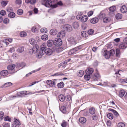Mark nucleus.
<instances>
[{
    "instance_id": "obj_1",
    "label": "nucleus",
    "mask_w": 127,
    "mask_h": 127,
    "mask_svg": "<svg viewBox=\"0 0 127 127\" xmlns=\"http://www.w3.org/2000/svg\"><path fill=\"white\" fill-rule=\"evenodd\" d=\"M46 48V47L44 45H42L41 46L38 54L39 58H41L44 53L48 55H50L52 54L53 52L52 50L50 48Z\"/></svg>"
},
{
    "instance_id": "obj_2",
    "label": "nucleus",
    "mask_w": 127,
    "mask_h": 127,
    "mask_svg": "<svg viewBox=\"0 0 127 127\" xmlns=\"http://www.w3.org/2000/svg\"><path fill=\"white\" fill-rule=\"evenodd\" d=\"M101 53L102 55L104 56L106 59H108L110 56H113L114 54L115 51L113 49H112L109 51L107 50H103L101 52Z\"/></svg>"
},
{
    "instance_id": "obj_3",
    "label": "nucleus",
    "mask_w": 127,
    "mask_h": 127,
    "mask_svg": "<svg viewBox=\"0 0 127 127\" xmlns=\"http://www.w3.org/2000/svg\"><path fill=\"white\" fill-rule=\"evenodd\" d=\"M42 3L43 5L48 7H51L54 8L57 7V5L52 4V1L50 0H43Z\"/></svg>"
},
{
    "instance_id": "obj_4",
    "label": "nucleus",
    "mask_w": 127,
    "mask_h": 127,
    "mask_svg": "<svg viewBox=\"0 0 127 127\" xmlns=\"http://www.w3.org/2000/svg\"><path fill=\"white\" fill-rule=\"evenodd\" d=\"M26 91H25L19 92L17 93V95H12L9 96V98L11 100H12L18 97V96H22L26 94Z\"/></svg>"
},
{
    "instance_id": "obj_5",
    "label": "nucleus",
    "mask_w": 127,
    "mask_h": 127,
    "mask_svg": "<svg viewBox=\"0 0 127 127\" xmlns=\"http://www.w3.org/2000/svg\"><path fill=\"white\" fill-rule=\"evenodd\" d=\"M68 40L71 44L73 45H75L77 43V38L75 37H70L68 39Z\"/></svg>"
},
{
    "instance_id": "obj_6",
    "label": "nucleus",
    "mask_w": 127,
    "mask_h": 127,
    "mask_svg": "<svg viewBox=\"0 0 127 127\" xmlns=\"http://www.w3.org/2000/svg\"><path fill=\"white\" fill-rule=\"evenodd\" d=\"M54 44L56 46H60L62 44V41L60 38H56L54 41Z\"/></svg>"
},
{
    "instance_id": "obj_7",
    "label": "nucleus",
    "mask_w": 127,
    "mask_h": 127,
    "mask_svg": "<svg viewBox=\"0 0 127 127\" xmlns=\"http://www.w3.org/2000/svg\"><path fill=\"white\" fill-rule=\"evenodd\" d=\"M116 9V7L115 6H113L110 7L109 8V10L110 12L109 13V14L111 16H113L114 15V13Z\"/></svg>"
},
{
    "instance_id": "obj_8",
    "label": "nucleus",
    "mask_w": 127,
    "mask_h": 127,
    "mask_svg": "<svg viewBox=\"0 0 127 127\" xmlns=\"http://www.w3.org/2000/svg\"><path fill=\"white\" fill-rule=\"evenodd\" d=\"M80 46L76 47L70 50L68 52V54L69 55L74 54L79 49H81Z\"/></svg>"
},
{
    "instance_id": "obj_9",
    "label": "nucleus",
    "mask_w": 127,
    "mask_h": 127,
    "mask_svg": "<svg viewBox=\"0 0 127 127\" xmlns=\"http://www.w3.org/2000/svg\"><path fill=\"white\" fill-rule=\"evenodd\" d=\"M15 66V65L14 64H12L8 66L7 67L9 71H11V72H10V73H13L16 72L14 69Z\"/></svg>"
},
{
    "instance_id": "obj_10",
    "label": "nucleus",
    "mask_w": 127,
    "mask_h": 127,
    "mask_svg": "<svg viewBox=\"0 0 127 127\" xmlns=\"http://www.w3.org/2000/svg\"><path fill=\"white\" fill-rule=\"evenodd\" d=\"M20 124V123L19 120L16 119L14 123L12 124V127H19Z\"/></svg>"
},
{
    "instance_id": "obj_11",
    "label": "nucleus",
    "mask_w": 127,
    "mask_h": 127,
    "mask_svg": "<svg viewBox=\"0 0 127 127\" xmlns=\"http://www.w3.org/2000/svg\"><path fill=\"white\" fill-rule=\"evenodd\" d=\"M120 48L122 49H125L127 47V43H125L123 41L119 45Z\"/></svg>"
},
{
    "instance_id": "obj_12",
    "label": "nucleus",
    "mask_w": 127,
    "mask_h": 127,
    "mask_svg": "<svg viewBox=\"0 0 127 127\" xmlns=\"http://www.w3.org/2000/svg\"><path fill=\"white\" fill-rule=\"evenodd\" d=\"M64 28L66 31H70L72 30V28L71 26L69 24H67L64 26Z\"/></svg>"
},
{
    "instance_id": "obj_13",
    "label": "nucleus",
    "mask_w": 127,
    "mask_h": 127,
    "mask_svg": "<svg viewBox=\"0 0 127 127\" xmlns=\"http://www.w3.org/2000/svg\"><path fill=\"white\" fill-rule=\"evenodd\" d=\"M88 19V17L87 16L84 15L81 17L80 19H78V20L81 21L82 22H86Z\"/></svg>"
},
{
    "instance_id": "obj_14",
    "label": "nucleus",
    "mask_w": 127,
    "mask_h": 127,
    "mask_svg": "<svg viewBox=\"0 0 127 127\" xmlns=\"http://www.w3.org/2000/svg\"><path fill=\"white\" fill-rule=\"evenodd\" d=\"M46 83L50 87H52L55 85V82L51 80H47L46 81Z\"/></svg>"
},
{
    "instance_id": "obj_15",
    "label": "nucleus",
    "mask_w": 127,
    "mask_h": 127,
    "mask_svg": "<svg viewBox=\"0 0 127 127\" xmlns=\"http://www.w3.org/2000/svg\"><path fill=\"white\" fill-rule=\"evenodd\" d=\"M26 64L24 63H18L16 65L17 67L20 69H21L26 66Z\"/></svg>"
},
{
    "instance_id": "obj_16",
    "label": "nucleus",
    "mask_w": 127,
    "mask_h": 127,
    "mask_svg": "<svg viewBox=\"0 0 127 127\" xmlns=\"http://www.w3.org/2000/svg\"><path fill=\"white\" fill-rule=\"evenodd\" d=\"M106 16V14L103 12H101L98 15V17L99 19H103Z\"/></svg>"
},
{
    "instance_id": "obj_17",
    "label": "nucleus",
    "mask_w": 127,
    "mask_h": 127,
    "mask_svg": "<svg viewBox=\"0 0 127 127\" xmlns=\"http://www.w3.org/2000/svg\"><path fill=\"white\" fill-rule=\"evenodd\" d=\"M120 11L122 13H125L127 11V8L125 5L122 6L120 8Z\"/></svg>"
},
{
    "instance_id": "obj_18",
    "label": "nucleus",
    "mask_w": 127,
    "mask_h": 127,
    "mask_svg": "<svg viewBox=\"0 0 127 127\" xmlns=\"http://www.w3.org/2000/svg\"><path fill=\"white\" fill-rule=\"evenodd\" d=\"M39 49V47L37 45H35L32 48V52L33 53H36Z\"/></svg>"
},
{
    "instance_id": "obj_19",
    "label": "nucleus",
    "mask_w": 127,
    "mask_h": 127,
    "mask_svg": "<svg viewBox=\"0 0 127 127\" xmlns=\"http://www.w3.org/2000/svg\"><path fill=\"white\" fill-rule=\"evenodd\" d=\"M50 35H56L57 33V30L55 29H51L49 32Z\"/></svg>"
},
{
    "instance_id": "obj_20",
    "label": "nucleus",
    "mask_w": 127,
    "mask_h": 127,
    "mask_svg": "<svg viewBox=\"0 0 127 127\" xmlns=\"http://www.w3.org/2000/svg\"><path fill=\"white\" fill-rule=\"evenodd\" d=\"M93 71L94 70L92 68H89L86 70V73L87 74L90 75L92 73Z\"/></svg>"
},
{
    "instance_id": "obj_21",
    "label": "nucleus",
    "mask_w": 127,
    "mask_h": 127,
    "mask_svg": "<svg viewBox=\"0 0 127 127\" xmlns=\"http://www.w3.org/2000/svg\"><path fill=\"white\" fill-rule=\"evenodd\" d=\"M65 36V33L64 31H61L60 32L58 33L57 36L58 37H59L60 38H62Z\"/></svg>"
},
{
    "instance_id": "obj_22",
    "label": "nucleus",
    "mask_w": 127,
    "mask_h": 127,
    "mask_svg": "<svg viewBox=\"0 0 127 127\" xmlns=\"http://www.w3.org/2000/svg\"><path fill=\"white\" fill-rule=\"evenodd\" d=\"M60 109L61 111L63 113L66 114L67 113V110L66 108L64 106H63L60 108Z\"/></svg>"
},
{
    "instance_id": "obj_23",
    "label": "nucleus",
    "mask_w": 127,
    "mask_h": 127,
    "mask_svg": "<svg viewBox=\"0 0 127 127\" xmlns=\"http://www.w3.org/2000/svg\"><path fill=\"white\" fill-rule=\"evenodd\" d=\"M8 72L6 70H4L0 72L1 75L3 76H7L8 74Z\"/></svg>"
},
{
    "instance_id": "obj_24",
    "label": "nucleus",
    "mask_w": 127,
    "mask_h": 127,
    "mask_svg": "<svg viewBox=\"0 0 127 127\" xmlns=\"http://www.w3.org/2000/svg\"><path fill=\"white\" fill-rule=\"evenodd\" d=\"M98 21V19L97 18H94L91 19L90 20L91 23L94 24L97 23Z\"/></svg>"
},
{
    "instance_id": "obj_25",
    "label": "nucleus",
    "mask_w": 127,
    "mask_h": 127,
    "mask_svg": "<svg viewBox=\"0 0 127 127\" xmlns=\"http://www.w3.org/2000/svg\"><path fill=\"white\" fill-rule=\"evenodd\" d=\"M54 44V41L52 40H49L47 41V45L48 47H51Z\"/></svg>"
},
{
    "instance_id": "obj_26",
    "label": "nucleus",
    "mask_w": 127,
    "mask_h": 127,
    "mask_svg": "<svg viewBox=\"0 0 127 127\" xmlns=\"http://www.w3.org/2000/svg\"><path fill=\"white\" fill-rule=\"evenodd\" d=\"M100 77V75L98 74H96L93 76V79L95 81H98V79Z\"/></svg>"
},
{
    "instance_id": "obj_27",
    "label": "nucleus",
    "mask_w": 127,
    "mask_h": 127,
    "mask_svg": "<svg viewBox=\"0 0 127 127\" xmlns=\"http://www.w3.org/2000/svg\"><path fill=\"white\" fill-rule=\"evenodd\" d=\"M61 102H63L65 100L64 96L63 95H60L58 96Z\"/></svg>"
},
{
    "instance_id": "obj_28",
    "label": "nucleus",
    "mask_w": 127,
    "mask_h": 127,
    "mask_svg": "<svg viewBox=\"0 0 127 127\" xmlns=\"http://www.w3.org/2000/svg\"><path fill=\"white\" fill-rule=\"evenodd\" d=\"M24 47L22 46H20L17 49V51L20 53H22L24 51Z\"/></svg>"
},
{
    "instance_id": "obj_29",
    "label": "nucleus",
    "mask_w": 127,
    "mask_h": 127,
    "mask_svg": "<svg viewBox=\"0 0 127 127\" xmlns=\"http://www.w3.org/2000/svg\"><path fill=\"white\" fill-rule=\"evenodd\" d=\"M67 62L65 61L64 63H61L60 64L58 65V67L59 68H65V66L64 65L65 64H67Z\"/></svg>"
},
{
    "instance_id": "obj_30",
    "label": "nucleus",
    "mask_w": 127,
    "mask_h": 127,
    "mask_svg": "<svg viewBox=\"0 0 127 127\" xmlns=\"http://www.w3.org/2000/svg\"><path fill=\"white\" fill-rule=\"evenodd\" d=\"M125 93V92L124 90H121L120 91L119 93V96L120 97H123L124 96Z\"/></svg>"
},
{
    "instance_id": "obj_31",
    "label": "nucleus",
    "mask_w": 127,
    "mask_h": 127,
    "mask_svg": "<svg viewBox=\"0 0 127 127\" xmlns=\"http://www.w3.org/2000/svg\"><path fill=\"white\" fill-rule=\"evenodd\" d=\"M110 21V19L109 17L106 16L103 19V21L104 23H107Z\"/></svg>"
},
{
    "instance_id": "obj_32",
    "label": "nucleus",
    "mask_w": 127,
    "mask_h": 127,
    "mask_svg": "<svg viewBox=\"0 0 127 127\" xmlns=\"http://www.w3.org/2000/svg\"><path fill=\"white\" fill-rule=\"evenodd\" d=\"M81 36L84 37H88V34L87 32H86L83 31L81 32Z\"/></svg>"
},
{
    "instance_id": "obj_33",
    "label": "nucleus",
    "mask_w": 127,
    "mask_h": 127,
    "mask_svg": "<svg viewBox=\"0 0 127 127\" xmlns=\"http://www.w3.org/2000/svg\"><path fill=\"white\" fill-rule=\"evenodd\" d=\"M122 71L119 70L115 73V75L117 77L116 79H117V77H120L121 74H122Z\"/></svg>"
},
{
    "instance_id": "obj_34",
    "label": "nucleus",
    "mask_w": 127,
    "mask_h": 127,
    "mask_svg": "<svg viewBox=\"0 0 127 127\" xmlns=\"http://www.w3.org/2000/svg\"><path fill=\"white\" fill-rule=\"evenodd\" d=\"M79 121L82 123H84L86 122V119L85 118L82 117L79 119Z\"/></svg>"
},
{
    "instance_id": "obj_35",
    "label": "nucleus",
    "mask_w": 127,
    "mask_h": 127,
    "mask_svg": "<svg viewBox=\"0 0 127 127\" xmlns=\"http://www.w3.org/2000/svg\"><path fill=\"white\" fill-rule=\"evenodd\" d=\"M84 73V72L83 71L80 70L78 71L77 73V75L78 76L81 77L83 75Z\"/></svg>"
},
{
    "instance_id": "obj_36",
    "label": "nucleus",
    "mask_w": 127,
    "mask_h": 127,
    "mask_svg": "<svg viewBox=\"0 0 127 127\" xmlns=\"http://www.w3.org/2000/svg\"><path fill=\"white\" fill-rule=\"evenodd\" d=\"M15 16V14L13 12H10L8 14V17L10 18H14Z\"/></svg>"
},
{
    "instance_id": "obj_37",
    "label": "nucleus",
    "mask_w": 127,
    "mask_h": 127,
    "mask_svg": "<svg viewBox=\"0 0 127 127\" xmlns=\"http://www.w3.org/2000/svg\"><path fill=\"white\" fill-rule=\"evenodd\" d=\"M73 26L74 28L76 29L78 27L79 24L77 22H75L73 23Z\"/></svg>"
},
{
    "instance_id": "obj_38",
    "label": "nucleus",
    "mask_w": 127,
    "mask_h": 127,
    "mask_svg": "<svg viewBox=\"0 0 127 127\" xmlns=\"http://www.w3.org/2000/svg\"><path fill=\"white\" fill-rule=\"evenodd\" d=\"M64 85V83L62 82L58 83L57 84V86L59 88H63Z\"/></svg>"
},
{
    "instance_id": "obj_39",
    "label": "nucleus",
    "mask_w": 127,
    "mask_h": 127,
    "mask_svg": "<svg viewBox=\"0 0 127 127\" xmlns=\"http://www.w3.org/2000/svg\"><path fill=\"white\" fill-rule=\"evenodd\" d=\"M109 111L112 112L116 116H119L118 113L115 110L111 109H109Z\"/></svg>"
},
{
    "instance_id": "obj_40",
    "label": "nucleus",
    "mask_w": 127,
    "mask_h": 127,
    "mask_svg": "<svg viewBox=\"0 0 127 127\" xmlns=\"http://www.w3.org/2000/svg\"><path fill=\"white\" fill-rule=\"evenodd\" d=\"M30 44L32 45H35V44L36 43V42L35 40L33 39H30Z\"/></svg>"
},
{
    "instance_id": "obj_41",
    "label": "nucleus",
    "mask_w": 127,
    "mask_h": 127,
    "mask_svg": "<svg viewBox=\"0 0 127 127\" xmlns=\"http://www.w3.org/2000/svg\"><path fill=\"white\" fill-rule=\"evenodd\" d=\"M95 112V110L93 108H91L89 109V112L91 114H94Z\"/></svg>"
},
{
    "instance_id": "obj_42",
    "label": "nucleus",
    "mask_w": 127,
    "mask_h": 127,
    "mask_svg": "<svg viewBox=\"0 0 127 127\" xmlns=\"http://www.w3.org/2000/svg\"><path fill=\"white\" fill-rule=\"evenodd\" d=\"M40 32L42 33H46L47 32V30L46 28H43L41 29Z\"/></svg>"
},
{
    "instance_id": "obj_43",
    "label": "nucleus",
    "mask_w": 127,
    "mask_h": 127,
    "mask_svg": "<svg viewBox=\"0 0 127 127\" xmlns=\"http://www.w3.org/2000/svg\"><path fill=\"white\" fill-rule=\"evenodd\" d=\"M116 55L117 57H119L120 55V49H116Z\"/></svg>"
},
{
    "instance_id": "obj_44",
    "label": "nucleus",
    "mask_w": 127,
    "mask_h": 127,
    "mask_svg": "<svg viewBox=\"0 0 127 127\" xmlns=\"http://www.w3.org/2000/svg\"><path fill=\"white\" fill-rule=\"evenodd\" d=\"M122 17V15L121 14L118 13L116 15V18L117 19H121Z\"/></svg>"
},
{
    "instance_id": "obj_45",
    "label": "nucleus",
    "mask_w": 127,
    "mask_h": 127,
    "mask_svg": "<svg viewBox=\"0 0 127 127\" xmlns=\"http://www.w3.org/2000/svg\"><path fill=\"white\" fill-rule=\"evenodd\" d=\"M83 14V13L82 12H79L78 15L76 16V18L78 19H80L81 17L82 16Z\"/></svg>"
},
{
    "instance_id": "obj_46",
    "label": "nucleus",
    "mask_w": 127,
    "mask_h": 127,
    "mask_svg": "<svg viewBox=\"0 0 127 127\" xmlns=\"http://www.w3.org/2000/svg\"><path fill=\"white\" fill-rule=\"evenodd\" d=\"M16 4L19 5V7L21 6L22 3V1L21 0H17L15 1Z\"/></svg>"
},
{
    "instance_id": "obj_47",
    "label": "nucleus",
    "mask_w": 127,
    "mask_h": 127,
    "mask_svg": "<svg viewBox=\"0 0 127 127\" xmlns=\"http://www.w3.org/2000/svg\"><path fill=\"white\" fill-rule=\"evenodd\" d=\"M107 117L110 119H113V116L112 114L109 113L107 115Z\"/></svg>"
},
{
    "instance_id": "obj_48",
    "label": "nucleus",
    "mask_w": 127,
    "mask_h": 127,
    "mask_svg": "<svg viewBox=\"0 0 127 127\" xmlns=\"http://www.w3.org/2000/svg\"><path fill=\"white\" fill-rule=\"evenodd\" d=\"M48 37L47 35L44 34L41 36V39L44 40H45L48 39Z\"/></svg>"
},
{
    "instance_id": "obj_49",
    "label": "nucleus",
    "mask_w": 127,
    "mask_h": 127,
    "mask_svg": "<svg viewBox=\"0 0 127 127\" xmlns=\"http://www.w3.org/2000/svg\"><path fill=\"white\" fill-rule=\"evenodd\" d=\"M84 78L86 80L88 81L90 80V75H88L86 74L84 77Z\"/></svg>"
},
{
    "instance_id": "obj_50",
    "label": "nucleus",
    "mask_w": 127,
    "mask_h": 127,
    "mask_svg": "<svg viewBox=\"0 0 127 127\" xmlns=\"http://www.w3.org/2000/svg\"><path fill=\"white\" fill-rule=\"evenodd\" d=\"M67 123L65 121L63 122L61 124V126L63 127H66L67 125Z\"/></svg>"
},
{
    "instance_id": "obj_51",
    "label": "nucleus",
    "mask_w": 127,
    "mask_h": 127,
    "mask_svg": "<svg viewBox=\"0 0 127 127\" xmlns=\"http://www.w3.org/2000/svg\"><path fill=\"white\" fill-rule=\"evenodd\" d=\"M8 3L7 1H3L1 2V5L2 7H5L7 4Z\"/></svg>"
},
{
    "instance_id": "obj_52",
    "label": "nucleus",
    "mask_w": 127,
    "mask_h": 127,
    "mask_svg": "<svg viewBox=\"0 0 127 127\" xmlns=\"http://www.w3.org/2000/svg\"><path fill=\"white\" fill-rule=\"evenodd\" d=\"M31 30L32 32H37V29L35 27H33L31 29Z\"/></svg>"
},
{
    "instance_id": "obj_53",
    "label": "nucleus",
    "mask_w": 127,
    "mask_h": 127,
    "mask_svg": "<svg viewBox=\"0 0 127 127\" xmlns=\"http://www.w3.org/2000/svg\"><path fill=\"white\" fill-rule=\"evenodd\" d=\"M12 85V83L10 82H8L5 83L4 84V86L6 87L10 86Z\"/></svg>"
},
{
    "instance_id": "obj_54",
    "label": "nucleus",
    "mask_w": 127,
    "mask_h": 127,
    "mask_svg": "<svg viewBox=\"0 0 127 127\" xmlns=\"http://www.w3.org/2000/svg\"><path fill=\"white\" fill-rule=\"evenodd\" d=\"M125 124L122 123H119L117 125V127H125Z\"/></svg>"
},
{
    "instance_id": "obj_55",
    "label": "nucleus",
    "mask_w": 127,
    "mask_h": 127,
    "mask_svg": "<svg viewBox=\"0 0 127 127\" xmlns=\"http://www.w3.org/2000/svg\"><path fill=\"white\" fill-rule=\"evenodd\" d=\"M94 32V31L92 29H90L88 30L87 33L88 34L92 35L93 34Z\"/></svg>"
},
{
    "instance_id": "obj_56",
    "label": "nucleus",
    "mask_w": 127,
    "mask_h": 127,
    "mask_svg": "<svg viewBox=\"0 0 127 127\" xmlns=\"http://www.w3.org/2000/svg\"><path fill=\"white\" fill-rule=\"evenodd\" d=\"M26 35V33L25 32H21L20 33V36L21 37H24Z\"/></svg>"
},
{
    "instance_id": "obj_57",
    "label": "nucleus",
    "mask_w": 127,
    "mask_h": 127,
    "mask_svg": "<svg viewBox=\"0 0 127 127\" xmlns=\"http://www.w3.org/2000/svg\"><path fill=\"white\" fill-rule=\"evenodd\" d=\"M23 12V10L21 9H19L17 11V14L19 15H21L22 14Z\"/></svg>"
},
{
    "instance_id": "obj_58",
    "label": "nucleus",
    "mask_w": 127,
    "mask_h": 127,
    "mask_svg": "<svg viewBox=\"0 0 127 127\" xmlns=\"http://www.w3.org/2000/svg\"><path fill=\"white\" fill-rule=\"evenodd\" d=\"M4 120L5 121H8L10 122L11 121V119L8 116L5 117L4 118Z\"/></svg>"
},
{
    "instance_id": "obj_59",
    "label": "nucleus",
    "mask_w": 127,
    "mask_h": 127,
    "mask_svg": "<svg viewBox=\"0 0 127 127\" xmlns=\"http://www.w3.org/2000/svg\"><path fill=\"white\" fill-rule=\"evenodd\" d=\"M3 127H10V123H5L3 125Z\"/></svg>"
},
{
    "instance_id": "obj_60",
    "label": "nucleus",
    "mask_w": 127,
    "mask_h": 127,
    "mask_svg": "<svg viewBox=\"0 0 127 127\" xmlns=\"http://www.w3.org/2000/svg\"><path fill=\"white\" fill-rule=\"evenodd\" d=\"M9 21V19L7 18L4 19L3 20V22L4 23L7 24L8 23Z\"/></svg>"
},
{
    "instance_id": "obj_61",
    "label": "nucleus",
    "mask_w": 127,
    "mask_h": 127,
    "mask_svg": "<svg viewBox=\"0 0 127 127\" xmlns=\"http://www.w3.org/2000/svg\"><path fill=\"white\" fill-rule=\"evenodd\" d=\"M92 118L93 120H95L97 119L98 116L97 115H94L92 116Z\"/></svg>"
},
{
    "instance_id": "obj_62",
    "label": "nucleus",
    "mask_w": 127,
    "mask_h": 127,
    "mask_svg": "<svg viewBox=\"0 0 127 127\" xmlns=\"http://www.w3.org/2000/svg\"><path fill=\"white\" fill-rule=\"evenodd\" d=\"M0 13L1 15L2 16H4L6 14L5 11L3 10H2L1 11Z\"/></svg>"
},
{
    "instance_id": "obj_63",
    "label": "nucleus",
    "mask_w": 127,
    "mask_h": 127,
    "mask_svg": "<svg viewBox=\"0 0 127 127\" xmlns=\"http://www.w3.org/2000/svg\"><path fill=\"white\" fill-rule=\"evenodd\" d=\"M30 3L31 4H34L36 2V0H30Z\"/></svg>"
},
{
    "instance_id": "obj_64",
    "label": "nucleus",
    "mask_w": 127,
    "mask_h": 127,
    "mask_svg": "<svg viewBox=\"0 0 127 127\" xmlns=\"http://www.w3.org/2000/svg\"><path fill=\"white\" fill-rule=\"evenodd\" d=\"M13 11V9L11 7H8V8L7 9V11L8 12H11Z\"/></svg>"
}]
</instances>
